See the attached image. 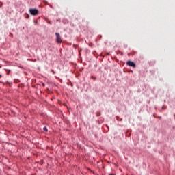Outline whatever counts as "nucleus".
<instances>
[{
	"label": "nucleus",
	"mask_w": 175,
	"mask_h": 175,
	"mask_svg": "<svg viewBox=\"0 0 175 175\" xmlns=\"http://www.w3.org/2000/svg\"><path fill=\"white\" fill-rule=\"evenodd\" d=\"M2 77V75H0V78Z\"/></svg>",
	"instance_id": "7"
},
{
	"label": "nucleus",
	"mask_w": 175,
	"mask_h": 175,
	"mask_svg": "<svg viewBox=\"0 0 175 175\" xmlns=\"http://www.w3.org/2000/svg\"><path fill=\"white\" fill-rule=\"evenodd\" d=\"M29 12L32 16H36L39 13V11L37 9H29Z\"/></svg>",
	"instance_id": "1"
},
{
	"label": "nucleus",
	"mask_w": 175,
	"mask_h": 175,
	"mask_svg": "<svg viewBox=\"0 0 175 175\" xmlns=\"http://www.w3.org/2000/svg\"><path fill=\"white\" fill-rule=\"evenodd\" d=\"M43 129H44V132H47V127H46V126H44V128H43Z\"/></svg>",
	"instance_id": "4"
},
{
	"label": "nucleus",
	"mask_w": 175,
	"mask_h": 175,
	"mask_svg": "<svg viewBox=\"0 0 175 175\" xmlns=\"http://www.w3.org/2000/svg\"><path fill=\"white\" fill-rule=\"evenodd\" d=\"M109 175H116V174H110Z\"/></svg>",
	"instance_id": "6"
},
{
	"label": "nucleus",
	"mask_w": 175,
	"mask_h": 175,
	"mask_svg": "<svg viewBox=\"0 0 175 175\" xmlns=\"http://www.w3.org/2000/svg\"><path fill=\"white\" fill-rule=\"evenodd\" d=\"M55 35L57 43H62V39L61 38V36L58 33H55Z\"/></svg>",
	"instance_id": "2"
},
{
	"label": "nucleus",
	"mask_w": 175,
	"mask_h": 175,
	"mask_svg": "<svg viewBox=\"0 0 175 175\" xmlns=\"http://www.w3.org/2000/svg\"><path fill=\"white\" fill-rule=\"evenodd\" d=\"M92 79H93L94 80H96V78L95 77H92Z\"/></svg>",
	"instance_id": "5"
},
{
	"label": "nucleus",
	"mask_w": 175,
	"mask_h": 175,
	"mask_svg": "<svg viewBox=\"0 0 175 175\" xmlns=\"http://www.w3.org/2000/svg\"><path fill=\"white\" fill-rule=\"evenodd\" d=\"M126 65H128V66H131L132 68H136V64L131 60L126 62Z\"/></svg>",
	"instance_id": "3"
}]
</instances>
